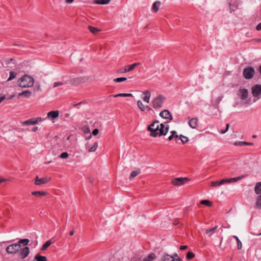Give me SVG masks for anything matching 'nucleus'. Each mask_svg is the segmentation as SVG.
<instances>
[{"label":"nucleus","mask_w":261,"mask_h":261,"mask_svg":"<svg viewBox=\"0 0 261 261\" xmlns=\"http://www.w3.org/2000/svg\"><path fill=\"white\" fill-rule=\"evenodd\" d=\"M17 83L20 87L29 88L34 85V80L31 76L25 74L18 79Z\"/></svg>","instance_id":"1"},{"label":"nucleus","mask_w":261,"mask_h":261,"mask_svg":"<svg viewBox=\"0 0 261 261\" xmlns=\"http://www.w3.org/2000/svg\"><path fill=\"white\" fill-rule=\"evenodd\" d=\"M159 121L154 120L153 122L147 126V130L150 132V136L153 137L158 136V131L159 130Z\"/></svg>","instance_id":"2"},{"label":"nucleus","mask_w":261,"mask_h":261,"mask_svg":"<svg viewBox=\"0 0 261 261\" xmlns=\"http://www.w3.org/2000/svg\"><path fill=\"white\" fill-rule=\"evenodd\" d=\"M166 98L162 95H160L152 100L153 107L154 109H160L162 107L163 104Z\"/></svg>","instance_id":"3"},{"label":"nucleus","mask_w":261,"mask_h":261,"mask_svg":"<svg viewBox=\"0 0 261 261\" xmlns=\"http://www.w3.org/2000/svg\"><path fill=\"white\" fill-rule=\"evenodd\" d=\"M21 248V245L18 243H14L9 245L6 248V252L8 254H16L18 253Z\"/></svg>","instance_id":"4"},{"label":"nucleus","mask_w":261,"mask_h":261,"mask_svg":"<svg viewBox=\"0 0 261 261\" xmlns=\"http://www.w3.org/2000/svg\"><path fill=\"white\" fill-rule=\"evenodd\" d=\"M255 73L254 69L252 67H248L243 70V75L245 79L247 80L251 79L253 77Z\"/></svg>","instance_id":"5"},{"label":"nucleus","mask_w":261,"mask_h":261,"mask_svg":"<svg viewBox=\"0 0 261 261\" xmlns=\"http://www.w3.org/2000/svg\"><path fill=\"white\" fill-rule=\"evenodd\" d=\"M189 181V179L187 177H177L173 179L171 183L174 186H180L184 185Z\"/></svg>","instance_id":"6"},{"label":"nucleus","mask_w":261,"mask_h":261,"mask_svg":"<svg viewBox=\"0 0 261 261\" xmlns=\"http://www.w3.org/2000/svg\"><path fill=\"white\" fill-rule=\"evenodd\" d=\"M140 64L141 63L140 62L135 63L130 65L126 66L124 68L120 69L118 72L120 73L129 72L130 71L133 70L136 67L140 65Z\"/></svg>","instance_id":"7"},{"label":"nucleus","mask_w":261,"mask_h":261,"mask_svg":"<svg viewBox=\"0 0 261 261\" xmlns=\"http://www.w3.org/2000/svg\"><path fill=\"white\" fill-rule=\"evenodd\" d=\"M169 130V126L167 125V127L165 126V125L163 123H161L159 126V130L158 131V134L159 136H161L162 135H165L168 133Z\"/></svg>","instance_id":"8"},{"label":"nucleus","mask_w":261,"mask_h":261,"mask_svg":"<svg viewBox=\"0 0 261 261\" xmlns=\"http://www.w3.org/2000/svg\"><path fill=\"white\" fill-rule=\"evenodd\" d=\"M252 94L254 97H258L261 94V85L256 84L252 87Z\"/></svg>","instance_id":"9"},{"label":"nucleus","mask_w":261,"mask_h":261,"mask_svg":"<svg viewBox=\"0 0 261 261\" xmlns=\"http://www.w3.org/2000/svg\"><path fill=\"white\" fill-rule=\"evenodd\" d=\"M161 261H182V259L180 258H174L168 254H165L162 256Z\"/></svg>","instance_id":"10"},{"label":"nucleus","mask_w":261,"mask_h":261,"mask_svg":"<svg viewBox=\"0 0 261 261\" xmlns=\"http://www.w3.org/2000/svg\"><path fill=\"white\" fill-rule=\"evenodd\" d=\"M20 250L19 256L21 259L26 258L30 253V249L28 247H24Z\"/></svg>","instance_id":"11"},{"label":"nucleus","mask_w":261,"mask_h":261,"mask_svg":"<svg viewBox=\"0 0 261 261\" xmlns=\"http://www.w3.org/2000/svg\"><path fill=\"white\" fill-rule=\"evenodd\" d=\"M160 116L163 118L169 119L170 120H172L173 119L170 112L168 110H165L161 111L160 113Z\"/></svg>","instance_id":"12"},{"label":"nucleus","mask_w":261,"mask_h":261,"mask_svg":"<svg viewBox=\"0 0 261 261\" xmlns=\"http://www.w3.org/2000/svg\"><path fill=\"white\" fill-rule=\"evenodd\" d=\"M49 181V179L47 177L39 178L38 176H36L35 178V184L36 185H41L47 183Z\"/></svg>","instance_id":"13"},{"label":"nucleus","mask_w":261,"mask_h":261,"mask_svg":"<svg viewBox=\"0 0 261 261\" xmlns=\"http://www.w3.org/2000/svg\"><path fill=\"white\" fill-rule=\"evenodd\" d=\"M189 125L192 128H196L198 126V119L196 118H191L189 121Z\"/></svg>","instance_id":"14"},{"label":"nucleus","mask_w":261,"mask_h":261,"mask_svg":"<svg viewBox=\"0 0 261 261\" xmlns=\"http://www.w3.org/2000/svg\"><path fill=\"white\" fill-rule=\"evenodd\" d=\"M59 115V112L58 110L51 111L47 113V117L53 119L57 118Z\"/></svg>","instance_id":"15"},{"label":"nucleus","mask_w":261,"mask_h":261,"mask_svg":"<svg viewBox=\"0 0 261 261\" xmlns=\"http://www.w3.org/2000/svg\"><path fill=\"white\" fill-rule=\"evenodd\" d=\"M227 181L225 179H222L220 181L216 180L211 182V186L218 187L224 184H226Z\"/></svg>","instance_id":"16"},{"label":"nucleus","mask_w":261,"mask_h":261,"mask_svg":"<svg viewBox=\"0 0 261 261\" xmlns=\"http://www.w3.org/2000/svg\"><path fill=\"white\" fill-rule=\"evenodd\" d=\"M240 92L241 93V98L242 100H245L247 98L248 92L246 89H240Z\"/></svg>","instance_id":"17"},{"label":"nucleus","mask_w":261,"mask_h":261,"mask_svg":"<svg viewBox=\"0 0 261 261\" xmlns=\"http://www.w3.org/2000/svg\"><path fill=\"white\" fill-rule=\"evenodd\" d=\"M47 261V258L45 256H42L39 253L37 254L33 261Z\"/></svg>","instance_id":"18"},{"label":"nucleus","mask_w":261,"mask_h":261,"mask_svg":"<svg viewBox=\"0 0 261 261\" xmlns=\"http://www.w3.org/2000/svg\"><path fill=\"white\" fill-rule=\"evenodd\" d=\"M137 105L139 108L142 111H144L146 109H147L148 110H151V108L149 106H144L141 100H138L137 101Z\"/></svg>","instance_id":"19"},{"label":"nucleus","mask_w":261,"mask_h":261,"mask_svg":"<svg viewBox=\"0 0 261 261\" xmlns=\"http://www.w3.org/2000/svg\"><path fill=\"white\" fill-rule=\"evenodd\" d=\"M144 96L143 97V99L144 101L148 103L150 98V93L149 91H145L143 92Z\"/></svg>","instance_id":"20"},{"label":"nucleus","mask_w":261,"mask_h":261,"mask_svg":"<svg viewBox=\"0 0 261 261\" xmlns=\"http://www.w3.org/2000/svg\"><path fill=\"white\" fill-rule=\"evenodd\" d=\"M22 124L23 125H35L37 124L36 121H34V119L32 118L28 119L26 121L22 122Z\"/></svg>","instance_id":"21"},{"label":"nucleus","mask_w":261,"mask_h":261,"mask_svg":"<svg viewBox=\"0 0 261 261\" xmlns=\"http://www.w3.org/2000/svg\"><path fill=\"white\" fill-rule=\"evenodd\" d=\"M161 6V2L160 1H155L152 5V11L154 13H156Z\"/></svg>","instance_id":"22"},{"label":"nucleus","mask_w":261,"mask_h":261,"mask_svg":"<svg viewBox=\"0 0 261 261\" xmlns=\"http://www.w3.org/2000/svg\"><path fill=\"white\" fill-rule=\"evenodd\" d=\"M31 95L32 92L29 90L23 91L22 92L18 94L19 96H24L27 98H29L31 97Z\"/></svg>","instance_id":"23"},{"label":"nucleus","mask_w":261,"mask_h":261,"mask_svg":"<svg viewBox=\"0 0 261 261\" xmlns=\"http://www.w3.org/2000/svg\"><path fill=\"white\" fill-rule=\"evenodd\" d=\"M156 255L154 253L149 254L147 257H145L143 261H153L156 258Z\"/></svg>","instance_id":"24"},{"label":"nucleus","mask_w":261,"mask_h":261,"mask_svg":"<svg viewBox=\"0 0 261 261\" xmlns=\"http://www.w3.org/2000/svg\"><path fill=\"white\" fill-rule=\"evenodd\" d=\"M31 194L36 196H44L47 194V193L44 191H33L31 193Z\"/></svg>","instance_id":"25"},{"label":"nucleus","mask_w":261,"mask_h":261,"mask_svg":"<svg viewBox=\"0 0 261 261\" xmlns=\"http://www.w3.org/2000/svg\"><path fill=\"white\" fill-rule=\"evenodd\" d=\"M218 226L216 225L214 227L212 228L207 229L205 230V233L209 234V236H211L214 233L216 230L217 229Z\"/></svg>","instance_id":"26"},{"label":"nucleus","mask_w":261,"mask_h":261,"mask_svg":"<svg viewBox=\"0 0 261 261\" xmlns=\"http://www.w3.org/2000/svg\"><path fill=\"white\" fill-rule=\"evenodd\" d=\"M254 191L256 194L261 193V182L256 183L254 188Z\"/></svg>","instance_id":"27"},{"label":"nucleus","mask_w":261,"mask_h":261,"mask_svg":"<svg viewBox=\"0 0 261 261\" xmlns=\"http://www.w3.org/2000/svg\"><path fill=\"white\" fill-rule=\"evenodd\" d=\"M114 97H133V95L131 93H119L116 95H112Z\"/></svg>","instance_id":"28"},{"label":"nucleus","mask_w":261,"mask_h":261,"mask_svg":"<svg viewBox=\"0 0 261 261\" xmlns=\"http://www.w3.org/2000/svg\"><path fill=\"white\" fill-rule=\"evenodd\" d=\"M97 147H98L97 142H95L94 143L93 145L90 148H88L87 146H86V148L87 149H88V152H89L95 151L96 150Z\"/></svg>","instance_id":"29"},{"label":"nucleus","mask_w":261,"mask_h":261,"mask_svg":"<svg viewBox=\"0 0 261 261\" xmlns=\"http://www.w3.org/2000/svg\"><path fill=\"white\" fill-rule=\"evenodd\" d=\"M140 173V170L138 169L137 171H133L131 172L130 175L129 176V180H132L134 177L137 176Z\"/></svg>","instance_id":"30"},{"label":"nucleus","mask_w":261,"mask_h":261,"mask_svg":"<svg viewBox=\"0 0 261 261\" xmlns=\"http://www.w3.org/2000/svg\"><path fill=\"white\" fill-rule=\"evenodd\" d=\"M88 28V30L90 31V32L94 34H96L97 33H98L99 32H100V30H99L98 29H97L96 28H94L92 26L89 25Z\"/></svg>","instance_id":"31"},{"label":"nucleus","mask_w":261,"mask_h":261,"mask_svg":"<svg viewBox=\"0 0 261 261\" xmlns=\"http://www.w3.org/2000/svg\"><path fill=\"white\" fill-rule=\"evenodd\" d=\"M111 0H95L94 3L99 5H106L110 3Z\"/></svg>","instance_id":"32"},{"label":"nucleus","mask_w":261,"mask_h":261,"mask_svg":"<svg viewBox=\"0 0 261 261\" xmlns=\"http://www.w3.org/2000/svg\"><path fill=\"white\" fill-rule=\"evenodd\" d=\"M255 207L261 209V195L258 196L257 198L255 203Z\"/></svg>","instance_id":"33"},{"label":"nucleus","mask_w":261,"mask_h":261,"mask_svg":"<svg viewBox=\"0 0 261 261\" xmlns=\"http://www.w3.org/2000/svg\"><path fill=\"white\" fill-rule=\"evenodd\" d=\"M179 139L184 144L187 143L189 141V138L185 136L182 135H180L179 136Z\"/></svg>","instance_id":"34"},{"label":"nucleus","mask_w":261,"mask_h":261,"mask_svg":"<svg viewBox=\"0 0 261 261\" xmlns=\"http://www.w3.org/2000/svg\"><path fill=\"white\" fill-rule=\"evenodd\" d=\"M30 242V240L28 239H20L18 244H19L21 245V244H22L24 246L27 245Z\"/></svg>","instance_id":"35"},{"label":"nucleus","mask_w":261,"mask_h":261,"mask_svg":"<svg viewBox=\"0 0 261 261\" xmlns=\"http://www.w3.org/2000/svg\"><path fill=\"white\" fill-rule=\"evenodd\" d=\"M17 75V73L15 72L14 71H11L10 72V76L9 78L7 80V81H10L16 77Z\"/></svg>","instance_id":"36"},{"label":"nucleus","mask_w":261,"mask_h":261,"mask_svg":"<svg viewBox=\"0 0 261 261\" xmlns=\"http://www.w3.org/2000/svg\"><path fill=\"white\" fill-rule=\"evenodd\" d=\"M50 243L47 241L42 246L41 250L42 251L46 250L47 248L50 245Z\"/></svg>","instance_id":"37"},{"label":"nucleus","mask_w":261,"mask_h":261,"mask_svg":"<svg viewBox=\"0 0 261 261\" xmlns=\"http://www.w3.org/2000/svg\"><path fill=\"white\" fill-rule=\"evenodd\" d=\"M195 256V254L194 253H193L191 251H189L187 253V256H186V257H187V259L188 260H191L192 259V258H193Z\"/></svg>","instance_id":"38"},{"label":"nucleus","mask_w":261,"mask_h":261,"mask_svg":"<svg viewBox=\"0 0 261 261\" xmlns=\"http://www.w3.org/2000/svg\"><path fill=\"white\" fill-rule=\"evenodd\" d=\"M127 79L126 77H117L114 79V82L116 83H119L122 82L126 81Z\"/></svg>","instance_id":"39"},{"label":"nucleus","mask_w":261,"mask_h":261,"mask_svg":"<svg viewBox=\"0 0 261 261\" xmlns=\"http://www.w3.org/2000/svg\"><path fill=\"white\" fill-rule=\"evenodd\" d=\"M200 203L202 204L206 205L208 207H211L212 205L211 202L208 200H201Z\"/></svg>","instance_id":"40"},{"label":"nucleus","mask_w":261,"mask_h":261,"mask_svg":"<svg viewBox=\"0 0 261 261\" xmlns=\"http://www.w3.org/2000/svg\"><path fill=\"white\" fill-rule=\"evenodd\" d=\"M234 238L236 239V241L237 242L238 249H241L242 248V244L241 241L239 240L238 237L237 236H234Z\"/></svg>","instance_id":"41"},{"label":"nucleus","mask_w":261,"mask_h":261,"mask_svg":"<svg viewBox=\"0 0 261 261\" xmlns=\"http://www.w3.org/2000/svg\"><path fill=\"white\" fill-rule=\"evenodd\" d=\"M68 156L69 154L67 152H63L59 155V157L62 159H66Z\"/></svg>","instance_id":"42"},{"label":"nucleus","mask_w":261,"mask_h":261,"mask_svg":"<svg viewBox=\"0 0 261 261\" xmlns=\"http://www.w3.org/2000/svg\"><path fill=\"white\" fill-rule=\"evenodd\" d=\"M227 181L226 183H230L237 181V179L236 177L234 178H225Z\"/></svg>","instance_id":"43"},{"label":"nucleus","mask_w":261,"mask_h":261,"mask_svg":"<svg viewBox=\"0 0 261 261\" xmlns=\"http://www.w3.org/2000/svg\"><path fill=\"white\" fill-rule=\"evenodd\" d=\"M229 124L228 123H227V124H226V128H225V129H222V130L220 131V133H221V134H225V133H226V132L228 131V129H229Z\"/></svg>","instance_id":"44"},{"label":"nucleus","mask_w":261,"mask_h":261,"mask_svg":"<svg viewBox=\"0 0 261 261\" xmlns=\"http://www.w3.org/2000/svg\"><path fill=\"white\" fill-rule=\"evenodd\" d=\"M83 78L82 77H77V78H75L73 79V82H76L77 83H80L81 82H83Z\"/></svg>","instance_id":"45"},{"label":"nucleus","mask_w":261,"mask_h":261,"mask_svg":"<svg viewBox=\"0 0 261 261\" xmlns=\"http://www.w3.org/2000/svg\"><path fill=\"white\" fill-rule=\"evenodd\" d=\"M59 238L56 239L55 237H53L51 238L50 240H48V241L50 243V244H53L56 242V241L58 240Z\"/></svg>","instance_id":"46"},{"label":"nucleus","mask_w":261,"mask_h":261,"mask_svg":"<svg viewBox=\"0 0 261 261\" xmlns=\"http://www.w3.org/2000/svg\"><path fill=\"white\" fill-rule=\"evenodd\" d=\"M240 144L242 145H252L253 144V143H250V142H240Z\"/></svg>","instance_id":"47"},{"label":"nucleus","mask_w":261,"mask_h":261,"mask_svg":"<svg viewBox=\"0 0 261 261\" xmlns=\"http://www.w3.org/2000/svg\"><path fill=\"white\" fill-rule=\"evenodd\" d=\"M99 133V130L97 128H95L94 129H93V130L92 131V134L94 136H96Z\"/></svg>","instance_id":"48"},{"label":"nucleus","mask_w":261,"mask_h":261,"mask_svg":"<svg viewBox=\"0 0 261 261\" xmlns=\"http://www.w3.org/2000/svg\"><path fill=\"white\" fill-rule=\"evenodd\" d=\"M63 85V84L62 82H55V83H54V87H56L59 86H61Z\"/></svg>","instance_id":"49"},{"label":"nucleus","mask_w":261,"mask_h":261,"mask_svg":"<svg viewBox=\"0 0 261 261\" xmlns=\"http://www.w3.org/2000/svg\"><path fill=\"white\" fill-rule=\"evenodd\" d=\"M34 121H36L37 124L41 121H42V119L41 117L34 118Z\"/></svg>","instance_id":"50"},{"label":"nucleus","mask_w":261,"mask_h":261,"mask_svg":"<svg viewBox=\"0 0 261 261\" xmlns=\"http://www.w3.org/2000/svg\"><path fill=\"white\" fill-rule=\"evenodd\" d=\"M256 30L257 31H261V22L259 23L256 27Z\"/></svg>","instance_id":"51"},{"label":"nucleus","mask_w":261,"mask_h":261,"mask_svg":"<svg viewBox=\"0 0 261 261\" xmlns=\"http://www.w3.org/2000/svg\"><path fill=\"white\" fill-rule=\"evenodd\" d=\"M188 248V246L186 245H182L180 246V249L181 250H185Z\"/></svg>","instance_id":"52"},{"label":"nucleus","mask_w":261,"mask_h":261,"mask_svg":"<svg viewBox=\"0 0 261 261\" xmlns=\"http://www.w3.org/2000/svg\"><path fill=\"white\" fill-rule=\"evenodd\" d=\"M6 97L5 95H1L0 94V103L5 99Z\"/></svg>","instance_id":"53"},{"label":"nucleus","mask_w":261,"mask_h":261,"mask_svg":"<svg viewBox=\"0 0 261 261\" xmlns=\"http://www.w3.org/2000/svg\"><path fill=\"white\" fill-rule=\"evenodd\" d=\"M38 129V127L37 126H35L32 128V132H35Z\"/></svg>","instance_id":"54"},{"label":"nucleus","mask_w":261,"mask_h":261,"mask_svg":"<svg viewBox=\"0 0 261 261\" xmlns=\"http://www.w3.org/2000/svg\"><path fill=\"white\" fill-rule=\"evenodd\" d=\"M171 135L173 136V137H174L175 135H177V132L175 130H172L171 132Z\"/></svg>","instance_id":"55"},{"label":"nucleus","mask_w":261,"mask_h":261,"mask_svg":"<svg viewBox=\"0 0 261 261\" xmlns=\"http://www.w3.org/2000/svg\"><path fill=\"white\" fill-rule=\"evenodd\" d=\"M244 177H245V176L242 175V176H240L236 177V178H237V181H238V180H239L240 179H242Z\"/></svg>","instance_id":"56"},{"label":"nucleus","mask_w":261,"mask_h":261,"mask_svg":"<svg viewBox=\"0 0 261 261\" xmlns=\"http://www.w3.org/2000/svg\"><path fill=\"white\" fill-rule=\"evenodd\" d=\"M7 180H8V179L4 178L0 179V184H2V182L6 181Z\"/></svg>","instance_id":"57"},{"label":"nucleus","mask_w":261,"mask_h":261,"mask_svg":"<svg viewBox=\"0 0 261 261\" xmlns=\"http://www.w3.org/2000/svg\"><path fill=\"white\" fill-rule=\"evenodd\" d=\"M174 257V258H179L178 256V254L176 253H174L173 255H172Z\"/></svg>","instance_id":"58"},{"label":"nucleus","mask_w":261,"mask_h":261,"mask_svg":"<svg viewBox=\"0 0 261 261\" xmlns=\"http://www.w3.org/2000/svg\"><path fill=\"white\" fill-rule=\"evenodd\" d=\"M74 1V0H65V2L66 3L70 4L72 3Z\"/></svg>","instance_id":"59"},{"label":"nucleus","mask_w":261,"mask_h":261,"mask_svg":"<svg viewBox=\"0 0 261 261\" xmlns=\"http://www.w3.org/2000/svg\"><path fill=\"white\" fill-rule=\"evenodd\" d=\"M174 138V137H173V136H172L171 135L168 138V140H169V141H171V140H172Z\"/></svg>","instance_id":"60"},{"label":"nucleus","mask_w":261,"mask_h":261,"mask_svg":"<svg viewBox=\"0 0 261 261\" xmlns=\"http://www.w3.org/2000/svg\"><path fill=\"white\" fill-rule=\"evenodd\" d=\"M74 233V231L73 230H71L70 232H69V235L70 236H73V234Z\"/></svg>","instance_id":"61"},{"label":"nucleus","mask_w":261,"mask_h":261,"mask_svg":"<svg viewBox=\"0 0 261 261\" xmlns=\"http://www.w3.org/2000/svg\"><path fill=\"white\" fill-rule=\"evenodd\" d=\"M255 40L256 41V42H261V39H255Z\"/></svg>","instance_id":"62"},{"label":"nucleus","mask_w":261,"mask_h":261,"mask_svg":"<svg viewBox=\"0 0 261 261\" xmlns=\"http://www.w3.org/2000/svg\"><path fill=\"white\" fill-rule=\"evenodd\" d=\"M179 136L177 134L174 136V138H178Z\"/></svg>","instance_id":"63"},{"label":"nucleus","mask_w":261,"mask_h":261,"mask_svg":"<svg viewBox=\"0 0 261 261\" xmlns=\"http://www.w3.org/2000/svg\"><path fill=\"white\" fill-rule=\"evenodd\" d=\"M259 71L260 73L261 74V65L259 66Z\"/></svg>","instance_id":"64"}]
</instances>
